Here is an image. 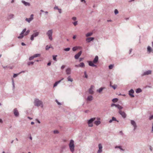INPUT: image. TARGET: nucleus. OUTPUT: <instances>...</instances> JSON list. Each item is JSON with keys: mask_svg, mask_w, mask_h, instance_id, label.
Returning <instances> with one entry per match:
<instances>
[{"mask_svg": "<svg viewBox=\"0 0 153 153\" xmlns=\"http://www.w3.org/2000/svg\"><path fill=\"white\" fill-rule=\"evenodd\" d=\"M52 48V47L48 46V45H47L46 47V50H48L50 48Z\"/></svg>", "mask_w": 153, "mask_h": 153, "instance_id": "nucleus-39", "label": "nucleus"}, {"mask_svg": "<svg viewBox=\"0 0 153 153\" xmlns=\"http://www.w3.org/2000/svg\"><path fill=\"white\" fill-rule=\"evenodd\" d=\"M94 39V37H89L87 38L86 39V40L88 42H89L93 40Z\"/></svg>", "mask_w": 153, "mask_h": 153, "instance_id": "nucleus-11", "label": "nucleus"}, {"mask_svg": "<svg viewBox=\"0 0 153 153\" xmlns=\"http://www.w3.org/2000/svg\"><path fill=\"white\" fill-rule=\"evenodd\" d=\"M75 66L76 67H79V65H75Z\"/></svg>", "mask_w": 153, "mask_h": 153, "instance_id": "nucleus-62", "label": "nucleus"}, {"mask_svg": "<svg viewBox=\"0 0 153 153\" xmlns=\"http://www.w3.org/2000/svg\"><path fill=\"white\" fill-rule=\"evenodd\" d=\"M151 71L149 70V71H146V72H145L144 73V75H148L149 74H151Z\"/></svg>", "mask_w": 153, "mask_h": 153, "instance_id": "nucleus-22", "label": "nucleus"}, {"mask_svg": "<svg viewBox=\"0 0 153 153\" xmlns=\"http://www.w3.org/2000/svg\"><path fill=\"white\" fill-rule=\"evenodd\" d=\"M99 149L97 152V153H100L102 152V146L101 144L100 143L98 145Z\"/></svg>", "mask_w": 153, "mask_h": 153, "instance_id": "nucleus-10", "label": "nucleus"}, {"mask_svg": "<svg viewBox=\"0 0 153 153\" xmlns=\"http://www.w3.org/2000/svg\"><path fill=\"white\" fill-rule=\"evenodd\" d=\"M53 33V30H48L46 33L49 39L51 41L53 39L52 37Z\"/></svg>", "mask_w": 153, "mask_h": 153, "instance_id": "nucleus-3", "label": "nucleus"}, {"mask_svg": "<svg viewBox=\"0 0 153 153\" xmlns=\"http://www.w3.org/2000/svg\"><path fill=\"white\" fill-rule=\"evenodd\" d=\"M81 48L80 47H75L73 48L72 50L73 51H75L78 49H80Z\"/></svg>", "mask_w": 153, "mask_h": 153, "instance_id": "nucleus-20", "label": "nucleus"}, {"mask_svg": "<svg viewBox=\"0 0 153 153\" xmlns=\"http://www.w3.org/2000/svg\"><path fill=\"white\" fill-rule=\"evenodd\" d=\"M22 2L26 6H30V4L29 3L26 2L24 1H22Z\"/></svg>", "mask_w": 153, "mask_h": 153, "instance_id": "nucleus-28", "label": "nucleus"}, {"mask_svg": "<svg viewBox=\"0 0 153 153\" xmlns=\"http://www.w3.org/2000/svg\"><path fill=\"white\" fill-rule=\"evenodd\" d=\"M58 10L59 13H61V9H58Z\"/></svg>", "mask_w": 153, "mask_h": 153, "instance_id": "nucleus-56", "label": "nucleus"}, {"mask_svg": "<svg viewBox=\"0 0 153 153\" xmlns=\"http://www.w3.org/2000/svg\"><path fill=\"white\" fill-rule=\"evenodd\" d=\"M112 121H116L117 122H118V121L117 120L116 118L114 117H112Z\"/></svg>", "mask_w": 153, "mask_h": 153, "instance_id": "nucleus-42", "label": "nucleus"}, {"mask_svg": "<svg viewBox=\"0 0 153 153\" xmlns=\"http://www.w3.org/2000/svg\"><path fill=\"white\" fill-rule=\"evenodd\" d=\"M79 65V67H84L85 66L83 62L80 63Z\"/></svg>", "mask_w": 153, "mask_h": 153, "instance_id": "nucleus-29", "label": "nucleus"}, {"mask_svg": "<svg viewBox=\"0 0 153 153\" xmlns=\"http://www.w3.org/2000/svg\"><path fill=\"white\" fill-rule=\"evenodd\" d=\"M30 31L29 30H27L25 33L24 35L26 36L29 33Z\"/></svg>", "mask_w": 153, "mask_h": 153, "instance_id": "nucleus-37", "label": "nucleus"}, {"mask_svg": "<svg viewBox=\"0 0 153 153\" xmlns=\"http://www.w3.org/2000/svg\"><path fill=\"white\" fill-rule=\"evenodd\" d=\"M26 28H25L23 30V31H22V32L20 34V36H19L18 37V38H19V39H21V38H22L23 37V34L26 31Z\"/></svg>", "mask_w": 153, "mask_h": 153, "instance_id": "nucleus-8", "label": "nucleus"}, {"mask_svg": "<svg viewBox=\"0 0 153 153\" xmlns=\"http://www.w3.org/2000/svg\"><path fill=\"white\" fill-rule=\"evenodd\" d=\"M118 112L123 118H124L126 117V115L124 111H122L121 110H120Z\"/></svg>", "mask_w": 153, "mask_h": 153, "instance_id": "nucleus-6", "label": "nucleus"}, {"mask_svg": "<svg viewBox=\"0 0 153 153\" xmlns=\"http://www.w3.org/2000/svg\"><path fill=\"white\" fill-rule=\"evenodd\" d=\"M142 90H141L140 88H138L137 89L136 91V92L137 93H139L140 92H141Z\"/></svg>", "mask_w": 153, "mask_h": 153, "instance_id": "nucleus-32", "label": "nucleus"}, {"mask_svg": "<svg viewBox=\"0 0 153 153\" xmlns=\"http://www.w3.org/2000/svg\"><path fill=\"white\" fill-rule=\"evenodd\" d=\"M83 59V58H80L79 59V62H81Z\"/></svg>", "mask_w": 153, "mask_h": 153, "instance_id": "nucleus-58", "label": "nucleus"}, {"mask_svg": "<svg viewBox=\"0 0 153 153\" xmlns=\"http://www.w3.org/2000/svg\"><path fill=\"white\" fill-rule=\"evenodd\" d=\"M70 48H67L64 49V51H68L70 50Z\"/></svg>", "mask_w": 153, "mask_h": 153, "instance_id": "nucleus-40", "label": "nucleus"}, {"mask_svg": "<svg viewBox=\"0 0 153 153\" xmlns=\"http://www.w3.org/2000/svg\"><path fill=\"white\" fill-rule=\"evenodd\" d=\"M93 88V86H92L89 89V92L90 94H92L93 93V91L92 90Z\"/></svg>", "mask_w": 153, "mask_h": 153, "instance_id": "nucleus-19", "label": "nucleus"}, {"mask_svg": "<svg viewBox=\"0 0 153 153\" xmlns=\"http://www.w3.org/2000/svg\"><path fill=\"white\" fill-rule=\"evenodd\" d=\"M66 72L67 74H69L71 73V69L69 68H67L66 70Z\"/></svg>", "mask_w": 153, "mask_h": 153, "instance_id": "nucleus-15", "label": "nucleus"}, {"mask_svg": "<svg viewBox=\"0 0 153 153\" xmlns=\"http://www.w3.org/2000/svg\"><path fill=\"white\" fill-rule=\"evenodd\" d=\"M98 57L97 56H96L94 59L93 62L94 63H96L98 62Z\"/></svg>", "mask_w": 153, "mask_h": 153, "instance_id": "nucleus-16", "label": "nucleus"}, {"mask_svg": "<svg viewBox=\"0 0 153 153\" xmlns=\"http://www.w3.org/2000/svg\"><path fill=\"white\" fill-rule=\"evenodd\" d=\"M54 9H57L58 10L59 9V8H58V7L57 6H56L54 7Z\"/></svg>", "mask_w": 153, "mask_h": 153, "instance_id": "nucleus-51", "label": "nucleus"}, {"mask_svg": "<svg viewBox=\"0 0 153 153\" xmlns=\"http://www.w3.org/2000/svg\"><path fill=\"white\" fill-rule=\"evenodd\" d=\"M21 44L23 46L25 45V44L23 42H22Z\"/></svg>", "mask_w": 153, "mask_h": 153, "instance_id": "nucleus-63", "label": "nucleus"}, {"mask_svg": "<svg viewBox=\"0 0 153 153\" xmlns=\"http://www.w3.org/2000/svg\"><path fill=\"white\" fill-rule=\"evenodd\" d=\"M64 79V78H62L60 80L58 81H57L54 84V85H53V87H56V86L57 84H59V83L62 80H63V79Z\"/></svg>", "mask_w": 153, "mask_h": 153, "instance_id": "nucleus-17", "label": "nucleus"}, {"mask_svg": "<svg viewBox=\"0 0 153 153\" xmlns=\"http://www.w3.org/2000/svg\"><path fill=\"white\" fill-rule=\"evenodd\" d=\"M84 73V74H85V77L86 78H87L88 75L86 74V71H85Z\"/></svg>", "mask_w": 153, "mask_h": 153, "instance_id": "nucleus-46", "label": "nucleus"}, {"mask_svg": "<svg viewBox=\"0 0 153 153\" xmlns=\"http://www.w3.org/2000/svg\"><path fill=\"white\" fill-rule=\"evenodd\" d=\"M53 133L54 134H57L59 133V131L57 130H55L53 131Z\"/></svg>", "mask_w": 153, "mask_h": 153, "instance_id": "nucleus-47", "label": "nucleus"}, {"mask_svg": "<svg viewBox=\"0 0 153 153\" xmlns=\"http://www.w3.org/2000/svg\"><path fill=\"white\" fill-rule=\"evenodd\" d=\"M116 105H117L114 104H113L111 105V106L113 107L114 106H115L116 107Z\"/></svg>", "mask_w": 153, "mask_h": 153, "instance_id": "nucleus-53", "label": "nucleus"}, {"mask_svg": "<svg viewBox=\"0 0 153 153\" xmlns=\"http://www.w3.org/2000/svg\"><path fill=\"white\" fill-rule=\"evenodd\" d=\"M96 119L95 118H93L89 120L88 123L89 127H92L93 126V122Z\"/></svg>", "mask_w": 153, "mask_h": 153, "instance_id": "nucleus-4", "label": "nucleus"}, {"mask_svg": "<svg viewBox=\"0 0 153 153\" xmlns=\"http://www.w3.org/2000/svg\"><path fill=\"white\" fill-rule=\"evenodd\" d=\"M112 121V120H110L109 121V123H111Z\"/></svg>", "mask_w": 153, "mask_h": 153, "instance_id": "nucleus-64", "label": "nucleus"}, {"mask_svg": "<svg viewBox=\"0 0 153 153\" xmlns=\"http://www.w3.org/2000/svg\"><path fill=\"white\" fill-rule=\"evenodd\" d=\"M76 18L75 17H73L72 18V20L74 21H75L76 20Z\"/></svg>", "mask_w": 153, "mask_h": 153, "instance_id": "nucleus-49", "label": "nucleus"}, {"mask_svg": "<svg viewBox=\"0 0 153 153\" xmlns=\"http://www.w3.org/2000/svg\"><path fill=\"white\" fill-rule=\"evenodd\" d=\"M119 148V149H121V150H123L122 149H121V147L120 146H116L115 147V148Z\"/></svg>", "mask_w": 153, "mask_h": 153, "instance_id": "nucleus-54", "label": "nucleus"}, {"mask_svg": "<svg viewBox=\"0 0 153 153\" xmlns=\"http://www.w3.org/2000/svg\"><path fill=\"white\" fill-rule=\"evenodd\" d=\"M33 14H31V16H30V18H32V19L33 20Z\"/></svg>", "mask_w": 153, "mask_h": 153, "instance_id": "nucleus-57", "label": "nucleus"}, {"mask_svg": "<svg viewBox=\"0 0 153 153\" xmlns=\"http://www.w3.org/2000/svg\"><path fill=\"white\" fill-rule=\"evenodd\" d=\"M131 123L134 127V129H135L136 128H137V126L135 121H134V120H131Z\"/></svg>", "mask_w": 153, "mask_h": 153, "instance_id": "nucleus-13", "label": "nucleus"}, {"mask_svg": "<svg viewBox=\"0 0 153 153\" xmlns=\"http://www.w3.org/2000/svg\"><path fill=\"white\" fill-rule=\"evenodd\" d=\"M56 102L59 105H61V103H60V102H59L57 101V100H56Z\"/></svg>", "mask_w": 153, "mask_h": 153, "instance_id": "nucleus-48", "label": "nucleus"}, {"mask_svg": "<svg viewBox=\"0 0 153 153\" xmlns=\"http://www.w3.org/2000/svg\"><path fill=\"white\" fill-rule=\"evenodd\" d=\"M33 62H30L27 63V65H33Z\"/></svg>", "mask_w": 153, "mask_h": 153, "instance_id": "nucleus-41", "label": "nucleus"}, {"mask_svg": "<svg viewBox=\"0 0 153 153\" xmlns=\"http://www.w3.org/2000/svg\"><path fill=\"white\" fill-rule=\"evenodd\" d=\"M65 67V66L64 65H63L61 67V68L62 69H64Z\"/></svg>", "mask_w": 153, "mask_h": 153, "instance_id": "nucleus-55", "label": "nucleus"}, {"mask_svg": "<svg viewBox=\"0 0 153 153\" xmlns=\"http://www.w3.org/2000/svg\"><path fill=\"white\" fill-rule=\"evenodd\" d=\"M105 88L104 87H101L100 88L99 90H97V91L99 93H100L102 91V90Z\"/></svg>", "mask_w": 153, "mask_h": 153, "instance_id": "nucleus-26", "label": "nucleus"}, {"mask_svg": "<svg viewBox=\"0 0 153 153\" xmlns=\"http://www.w3.org/2000/svg\"><path fill=\"white\" fill-rule=\"evenodd\" d=\"M97 119L99 120L96 121L94 122V124L97 126H98L101 123V122L100 121V119L99 118L98 119Z\"/></svg>", "mask_w": 153, "mask_h": 153, "instance_id": "nucleus-14", "label": "nucleus"}, {"mask_svg": "<svg viewBox=\"0 0 153 153\" xmlns=\"http://www.w3.org/2000/svg\"><path fill=\"white\" fill-rule=\"evenodd\" d=\"M69 146L70 150L72 152H73L74 151V141L73 140H71L69 144Z\"/></svg>", "mask_w": 153, "mask_h": 153, "instance_id": "nucleus-1", "label": "nucleus"}, {"mask_svg": "<svg viewBox=\"0 0 153 153\" xmlns=\"http://www.w3.org/2000/svg\"><path fill=\"white\" fill-rule=\"evenodd\" d=\"M118 101V99L117 98H114L112 100V101L114 102H117Z\"/></svg>", "mask_w": 153, "mask_h": 153, "instance_id": "nucleus-34", "label": "nucleus"}, {"mask_svg": "<svg viewBox=\"0 0 153 153\" xmlns=\"http://www.w3.org/2000/svg\"><path fill=\"white\" fill-rule=\"evenodd\" d=\"M25 20L28 22H30L32 20V18H26L25 19Z\"/></svg>", "mask_w": 153, "mask_h": 153, "instance_id": "nucleus-31", "label": "nucleus"}, {"mask_svg": "<svg viewBox=\"0 0 153 153\" xmlns=\"http://www.w3.org/2000/svg\"><path fill=\"white\" fill-rule=\"evenodd\" d=\"M153 119V115H152L150 116L149 117V120H151L152 119Z\"/></svg>", "mask_w": 153, "mask_h": 153, "instance_id": "nucleus-52", "label": "nucleus"}, {"mask_svg": "<svg viewBox=\"0 0 153 153\" xmlns=\"http://www.w3.org/2000/svg\"><path fill=\"white\" fill-rule=\"evenodd\" d=\"M114 13L116 14H117L118 13V11L117 9H115L114 10Z\"/></svg>", "mask_w": 153, "mask_h": 153, "instance_id": "nucleus-44", "label": "nucleus"}, {"mask_svg": "<svg viewBox=\"0 0 153 153\" xmlns=\"http://www.w3.org/2000/svg\"><path fill=\"white\" fill-rule=\"evenodd\" d=\"M34 33L32 34L31 36L30 39L31 40H33L34 39V37H36L39 34V32L36 31H34Z\"/></svg>", "mask_w": 153, "mask_h": 153, "instance_id": "nucleus-5", "label": "nucleus"}, {"mask_svg": "<svg viewBox=\"0 0 153 153\" xmlns=\"http://www.w3.org/2000/svg\"><path fill=\"white\" fill-rule=\"evenodd\" d=\"M110 86L112 87L114 89H115L117 87L116 85H112L111 84H110Z\"/></svg>", "mask_w": 153, "mask_h": 153, "instance_id": "nucleus-36", "label": "nucleus"}, {"mask_svg": "<svg viewBox=\"0 0 153 153\" xmlns=\"http://www.w3.org/2000/svg\"><path fill=\"white\" fill-rule=\"evenodd\" d=\"M34 58V56H32L30 57L29 58V59L30 60H31L33 59Z\"/></svg>", "mask_w": 153, "mask_h": 153, "instance_id": "nucleus-43", "label": "nucleus"}, {"mask_svg": "<svg viewBox=\"0 0 153 153\" xmlns=\"http://www.w3.org/2000/svg\"><path fill=\"white\" fill-rule=\"evenodd\" d=\"M56 56H57L56 55L55 56H53V59L55 61H56Z\"/></svg>", "mask_w": 153, "mask_h": 153, "instance_id": "nucleus-38", "label": "nucleus"}, {"mask_svg": "<svg viewBox=\"0 0 153 153\" xmlns=\"http://www.w3.org/2000/svg\"><path fill=\"white\" fill-rule=\"evenodd\" d=\"M76 38V35H74V36H73V38L74 39H75Z\"/></svg>", "mask_w": 153, "mask_h": 153, "instance_id": "nucleus-59", "label": "nucleus"}, {"mask_svg": "<svg viewBox=\"0 0 153 153\" xmlns=\"http://www.w3.org/2000/svg\"><path fill=\"white\" fill-rule=\"evenodd\" d=\"M51 62H50L48 63V66H49L51 65Z\"/></svg>", "mask_w": 153, "mask_h": 153, "instance_id": "nucleus-61", "label": "nucleus"}, {"mask_svg": "<svg viewBox=\"0 0 153 153\" xmlns=\"http://www.w3.org/2000/svg\"><path fill=\"white\" fill-rule=\"evenodd\" d=\"M82 53V51H80L77 54H76L75 56H74L75 59H78L79 58V57L81 55Z\"/></svg>", "mask_w": 153, "mask_h": 153, "instance_id": "nucleus-12", "label": "nucleus"}, {"mask_svg": "<svg viewBox=\"0 0 153 153\" xmlns=\"http://www.w3.org/2000/svg\"><path fill=\"white\" fill-rule=\"evenodd\" d=\"M81 2H83V1H84V3H86V1H85V0H81Z\"/></svg>", "mask_w": 153, "mask_h": 153, "instance_id": "nucleus-60", "label": "nucleus"}, {"mask_svg": "<svg viewBox=\"0 0 153 153\" xmlns=\"http://www.w3.org/2000/svg\"><path fill=\"white\" fill-rule=\"evenodd\" d=\"M147 51L149 53L151 52H152V49L151 47L150 46H148L147 47Z\"/></svg>", "mask_w": 153, "mask_h": 153, "instance_id": "nucleus-23", "label": "nucleus"}, {"mask_svg": "<svg viewBox=\"0 0 153 153\" xmlns=\"http://www.w3.org/2000/svg\"><path fill=\"white\" fill-rule=\"evenodd\" d=\"M116 107L119 109V110H121V109L123 108V107L122 106L119 105H116Z\"/></svg>", "mask_w": 153, "mask_h": 153, "instance_id": "nucleus-24", "label": "nucleus"}, {"mask_svg": "<svg viewBox=\"0 0 153 153\" xmlns=\"http://www.w3.org/2000/svg\"><path fill=\"white\" fill-rule=\"evenodd\" d=\"M13 16H14V15H13V14H11L10 16V18H13Z\"/></svg>", "mask_w": 153, "mask_h": 153, "instance_id": "nucleus-50", "label": "nucleus"}, {"mask_svg": "<svg viewBox=\"0 0 153 153\" xmlns=\"http://www.w3.org/2000/svg\"><path fill=\"white\" fill-rule=\"evenodd\" d=\"M93 34L92 32H90L87 33L86 34L85 36L86 37H88L91 36Z\"/></svg>", "mask_w": 153, "mask_h": 153, "instance_id": "nucleus-25", "label": "nucleus"}, {"mask_svg": "<svg viewBox=\"0 0 153 153\" xmlns=\"http://www.w3.org/2000/svg\"><path fill=\"white\" fill-rule=\"evenodd\" d=\"M88 63H89V65L90 66H91L92 67L96 66V65H95L94 64L93 62H92V61H88Z\"/></svg>", "mask_w": 153, "mask_h": 153, "instance_id": "nucleus-18", "label": "nucleus"}, {"mask_svg": "<svg viewBox=\"0 0 153 153\" xmlns=\"http://www.w3.org/2000/svg\"><path fill=\"white\" fill-rule=\"evenodd\" d=\"M93 98L92 96H89L88 97L87 100L89 101H91L93 100Z\"/></svg>", "mask_w": 153, "mask_h": 153, "instance_id": "nucleus-21", "label": "nucleus"}, {"mask_svg": "<svg viewBox=\"0 0 153 153\" xmlns=\"http://www.w3.org/2000/svg\"><path fill=\"white\" fill-rule=\"evenodd\" d=\"M73 24L75 26H76L77 24V22L76 21V22H73Z\"/></svg>", "mask_w": 153, "mask_h": 153, "instance_id": "nucleus-45", "label": "nucleus"}, {"mask_svg": "<svg viewBox=\"0 0 153 153\" xmlns=\"http://www.w3.org/2000/svg\"><path fill=\"white\" fill-rule=\"evenodd\" d=\"M67 79L68 81H71V82H72L73 81V79L72 78H71L70 76H69L68 77Z\"/></svg>", "mask_w": 153, "mask_h": 153, "instance_id": "nucleus-27", "label": "nucleus"}, {"mask_svg": "<svg viewBox=\"0 0 153 153\" xmlns=\"http://www.w3.org/2000/svg\"><path fill=\"white\" fill-rule=\"evenodd\" d=\"M24 72V71H23L22 72H20V73H19L18 74H14V75H13V77L15 78V77H16L18 76V75L19 74H20L21 73H22V72Z\"/></svg>", "mask_w": 153, "mask_h": 153, "instance_id": "nucleus-33", "label": "nucleus"}, {"mask_svg": "<svg viewBox=\"0 0 153 153\" xmlns=\"http://www.w3.org/2000/svg\"><path fill=\"white\" fill-rule=\"evenodd\" d=\"M34 104L35 105L37 106H40L42 108L43 107L42 102L38 99H36L35 100Z\"/></svg>", "mask_w": 153, "mask_h": 153, "instance_id": "nucleus-2", "label": "nucleus"}, {"mask_svg": "<svg viewBox=\"0 0 153 153\" xmlns=\"http://www.w3.org/2000/svg\"><path fill=\"white\" fill-rule=\"evenodd\" d=\"M134 92V91L133 89H131L130 91H129V94L131 97H134V96L133 95Z\"/></svg>", "mask_w": 153, "mask_h": 153, "instance_id": "nucleus-7", "label": "nucleus"}, {"mask_svg": "<svg viewBox=\"0 0 153 153\" xmlns=\"http://www.w3.org/2000/svg\"><path fill=\"white\" fill-rule=\"evenodd\" d=\"M40 56V54H36L33 55L34 58H36V57H38Z\"/></svg>", "mask_w": 153, "mask_h": 153, "instance_id": "nucleus-30", "label": "nucleus"}, {"mask_svg": "<svg viewBox=\"0 0 153 153\" xmlns=\"http://www.w3.org/2000/svg\"><path fill=\"white\" fill-rule=\"evenodd\" d=\"M13 112L14 115L16 117L19 116V112L16 108H15L13 110Z\"/></svg>", "mask_w": 153, "mask_h": 153, "instance_id": "nucleus-9", "label": "nucleus"}, {"mask_svg": "<svg viewBox=\"0 0 153 153\" xmlns=\"http://www.w3.org/2000/svg\"><path fill=\"white\" fill-rule=\"evenodd\" d=\"M114 65H111L109 66V69H112V68L114 67Z\"/></svg>", "mask_w": 153, "mask_h": 153, "instance_id": "nucleus-35", "label": "nucleus"}]
</instances>
